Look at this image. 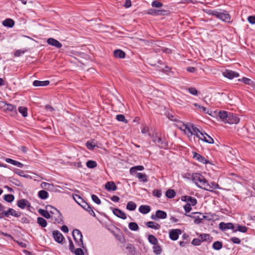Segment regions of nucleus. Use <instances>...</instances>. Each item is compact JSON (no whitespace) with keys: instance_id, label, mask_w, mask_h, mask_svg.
<instances>
[{"instance_id":"obj_1","label":"nucleus","mask_w":255,"mask_h":255,"mask_svg":"<svg viewBox=\"0 0 255 255\" xmlns=\"http://www.w3.org/2000/svg\"><path fill=\"white\" fill-rule=\"evenodd\" d=\"M193 181L200 188L203 189H209L207 181L201 174L193 173L192 176Z\"/></svg>"},{"instance_id":"obj_2","label":"nucleus","mask_w":255,"mask_h":255,"mask_svg":"<svg viewBox=\"0 0 255 255\" xmlns=\"http://www.w3.org/2000/svg\"><path fill=\"white\" fill-rule=\"evenodd\" d=\"M206 12L210 15L215 16L217 18L224 21L228 22L230 21V15L226 10H223V12H219L216 10H208Z\"/></svg>"},{"instance_id":"obj_3","label":"nucleus","mask_w":255,"mask_h":255,"mask_svg":"<svg viewBox=\"0 0 255 255\" xmlns=\"http://www.w3.org/2000/svg\"><path fill=\"white\" fill-rule=\"evenodd\" d=\"M176 126L179 129L184 130L185 132L187 130L189 133H190L192 130H193V133H196L197 131H198L197 128L193 124H184L183 122L178 121V120H176Z\"/></svg>"},{"instance_id":"obj_4","label":"nucleus","mask_w":255,"mask_h":255,"mask_svg":"<svg viewBox=\"0 0 255 255\" xmlns=\"http://www.w3.org/2000/svg\"><path fill=\"white\" fill-rule=\"evenodd\" d=\"M0 108L5 112L9 113L11 116H14L17 114L16 108L13 105L7 104L4 102L0 101Z\"/></svg>"},{"instance_id":"obj_5","label":"nucleus","mask_w":255,"mask_h":255,"mask_svg":"<svg viewBox=\"0 0 255 255\" xmlns=\"http://www.w3.org/2000/svg\"><path fill=\"white\" fill-rule=\"evenodd\" d=\"M72 235L77 245L84 249L81 232L79 230L75 229L72 232Z\"/></svg>"},{"instance_id":"obj_6","label":"nucleus","mask_w":255,"mask_h":255,"mask_svg":"<svg viewBox=\"0 0 255 255\" xmlns=\"http://www.w3.org/2000/svg\"><path fill=\"white\" fill-rule=\"evenodd\" d=\"M152 138V141L160 148H165L167 147L168 144L166 140L162 139L157 133L153 134Z\"/></svg>"},{"instance_id":"obj_7","label":"nucleus","mask_w":255,"mask_h":255,"mask_svg":"<svg viewBox=\"0 0 255 255\" xmlns=\"http://www.w3.org/2000/svg\"><path fill=\"white\" fill-rule=\"evenodd\" d=\"M240 122V118L236 114L232 113H229L227 120L226 123L229 124H237Z\"/></svg>"},{"instance_id":"obj_8","label":"nucleus","mask_w":255,"mask_h":255,"mask_svg":"<svg viewBox=\"0 0 255 255\" xmlns=\"http://www.w3.org/2000/svg\"><path fill=\"white\" fill-rule=\"evenodd\" d=\"M181 234V231L180 229H173L169 232V237L172 240L176 241Z\"/></svg>"},{"instance_id":"obj_9","label":"nucleus","mask_w":255,"mask_h":255,"mask_svg":"<svg viewBox=\"0 0 255 255\" xmlns=\"http://www.w3.org/2000/svg\"><path fill=\"white\" fill-rule=\"evenodd\" d=\"M219 228L222 231H225L228 229L234 230L235 228V226L232 223H225L224 222H221L219 224Z\"/></svg>"},{"instance_id":"obj_10","label":"nucleus","mask_w":255,"mask_h":255,"mask_svg":"<svg viewBox=\"0 0 255 255\" xmlns=\"http://www.w3.org/2000/svg\"><path fill=\"white\" fill-rule=\"evenodd\" d=\"M193 157L198 161L204 164H208L210 163L209 161L207 160L204 157L195 152H193Z\"/></svg>"},{"instance_id":"obj_11","label":"nucleus","mask_w":255,"mask_h":255,"mask_svg":"<svg viewBox=\"0 0 255 255\" xmlns=\"http://www.w3.org/2000/svg\"><path fill=\"white\" fill-rule=\"evenodd\" d=\"M223 75L229 79H232L234 77H238L239 76V73L233 71L226 70L223 73Z\"/></svg>"},{"instance_id":"obj_12","label":"nucleus","mask_w":255,"mask_h":255,"mask_svg":"<svg viewBox=\"0 0 255 255\" xmlns=\"http://www.w3.org/2000/svg\"><path fill=\"white\" fill-rule=\"evenodd\" d=\"M47 42L49 45L53 46L57 48H60L62 46L59 41L53 38H49L47 40Z\"/></svg>"},{"instance_id":"obj_13","label":"nucleus","mask_w":255,"mask_h":255,"mask_svg":"<svg viewBox=\"0 0 255 255\" xmlns=\"http://www.w3.org/2000/svg\"><path fill=\"white\" fill-rule=\"evenodd\" d=\"M81 206L85 210H86L87 211H88L91 215L94 217H96V215L94 212L93 211L92 207L89 204H88L87 203H86L84 201H82V204H81Z\"/></svg>"},{"instance_id":"obj_14","label":"nucleus","mask_w":255,"mask_h":255,"mask_svg":"<svg viewBox=\"0 0 255 255\" xmlns=\"http://www.w3.org/2000/svg\"><path fill=\"white\" fill-rule=\"evenodd\" d=\"M53 235L55 240L59 243H61L64 239L62 234L58 231H54L53 232Z\"/></svg>"},{"instance_id":"obj_15","label":"nucleus","mask_w":255,"mask_h":255,"mask_svg":"<svg viewBox=\"0 0 255 255\" xmlns=\"http://www.w3.org/2000/svg\"><path fill=\"white\" fill-rule=\"evenodd\" d=\"M45 208L46 209L49 211V213L52 217H53V215H60V211L53 206L51 205H47Z\"/></svg>"},{"instance_id":"obj_16","label":"nucleus","mask_w":255,"mask_h":255,"mask_svg":"<svg viewBox=\"0 0 255 255\" xmlns=\"http://www.w3.org/2000/svg\"><path fill=\"white\" fill-rule=\"evenodd\" d=\"M113 212L116 216H117L119 218H120L122 219H126L127 218L126 214L122 210L119 209L114 208L113 210Z\"/></svg>"},{"instance_id":"obj_17","label":"nucleus","mask_w":255,"mask_h":255,"mask_svg":"<svg viewBox=\"0 0 255 255\" xmlns=\"http://www.w3.org/2000/svg\"><path fill=\"white\" fill-rule=\"evenodd\" d=\"M199 238L201 242L207 241L209 243H211L213 240V238L208 234H200L199 235Z\"/></svg>"},{"instance_id":"obj_18","label":"nucleus","mask_w":255,"mask_h":255,"mask_svg":"<svg viewBox=\"0 0 255 255\" xmlns=\"http://www.w3.org/2000/svg\"><path fill=\"white\" fill-rule=\"evenodd\" d=\"M17 205L18 207L23 209H24L26 207V206H29L30 203L26 199H22L17 201Z\"/></svg>"},{"instance_id":"obj_19","label":"nucleus","mask_w":255,"mask_h":255,"mask_svg":"<svg viewBox=\"0 0 255 255\" xmlns=\"http://www.w3.org/2000/svg\"><path fill=\"white\" fill-rule=\"evenodd\" d=\"M197 130H198V131H197L196 133H193V130H192L190 133L192 135H196L197 137L199 138V139L203 140L202 138L205 137V135H206L207 134L204 131L200 130L198 128H197Z\"/></svg>"},{"instance_id":"obj_20","label":"nucleus","mask_w":255,"mask_h":255,"mask_svg":"<svg viewBox=\"0 0 255 255\" xmlns=\"http://www.w3.org/2000/svg\"><path fill=\"white\" fill-rule=\"evenodd\" d=\"M5 211L6 213H7V218H8L10 215L15 217H19L20 216V214L19 213L17 212L12 208H9L7 211Z\"/></svg>"},{"instance_id":"obj_21","label":"nucleus","mask_w":255,"mask_h":255,"mask_svg":"<svg viewBox=\"0 0 255 255\" xmlns=\"http://www.w3.org/2000/svg\"><path fill=\"white\" fill-rule=\"evenodd\" d=\"M145 224L147 227L155 230L159 229L160 228L159 224L152 221L146 222Z\"/></svg>"},{"instance_id":"obj_22","label":"nucleus","mask_w":255,"mask_h":255,"mask_svg":"<svg viewBox=\"0 0 255 255\" xmlns=\"http://www.w3.org/2000/svg\"><path fill=\"white\" fill-rule=\"evenodd\" d=\"M105 188L108 191H115L117 188L114 182H108L105 185Z\"/></svg>"},{"instance_id":"obj_23","label":"nucleus","mask_w":255,"mask_h":255,"mask_svg":"<svg viewBox=\"0 0 255 255\" xmlns=\"http://www.w3.org/2000/svg\"><path fill=\"white\" fill-rule=\"evenodd\" d=\"M229 113L226 111H220L218 113V117L225 123H226Z\"/></svg>"},{"instance_id":"obj_24","label":"nucleus","mask_w":255,"mask_h":255,"mask_svg":"<svg viewBox=\"0 0 255 255\" xmlns=\"http://www.w3.org/2000/svg\"><path fill=\"white\" fill-rule=\"evenodd\" d=\"M49 83H50V82L48 80L44 81L35 80L33 83V86H34L35 87L45 86L48 85L49 84Z\"/></svg>"},{"instance_id":"obj_25","label":"nucleus","mask_w":255,"mask_h":255,"mask_svg":"<svg viewBox=\"0 0 255 255\" xmlns=\"http://www.w3.org/2000/svg\"><path fill=\"white\" fill-rule=\"evenodd\" d=\"M114 55L116 58H124L125 57V53L120 49H117L114 51Z\"/></svg>"},{"instance_id":"obj_26","label":"nucleus","mask_w":255,"mask_h":255,"mask_svg":"<svg viewBox=\"0 0 255 255\" xmlns=\"http://www.w3.org/2000/svg\"><path fill=\"white\" fill-rule=\"evenodd\" d=\"M2 24L6 27H12L14 25V21L10 18H7L2 21Z\"/></svg>"},{"instance_id":"obj_27","label":"nucleus","mask_w":255,"mask_h":255,"mask_svg":"<svg viewBox=\"0 0 255 255\" xmlns=\"http://www.w3.org/2000/svg\"><path fill=\"white\" fill-rule=\"evenodd\" d=\"M5 161L7 163H9L12 165L17 166V167H20V168H22L23 166V164H22L21 163H20L17 161L10 159V158H7L5 159Z\"/></svg>"},{"instance_id":"obj_28","label":"nucleus","mask_w":255,"mask_h":255,"mask_svg":"<svg viewBox=\"0 0 255 255\" xmlns=\"http://www.w3.org/2000/svg\"><path fill=\"white\" fill-rule=\"evenodd\" d=\"M237 229L233 230V232H236L239 231L242 233H246L248 231V228L245 226H241L239 224L236 225Z\"/></svg>"},{"instance_id":"obj_29","label":"nucleus","mask_w":255,"mask_h":255,"mask_svg":"<svg viewBox=\"0 0 255 255\" xmlns=\"http://www.w3.org/2000/svg\"><path fill=\"white\" fill-rule=\"evenodd\" d=\"M165 12V10H155V9H149L148 11V13L152 15H163V12Z\"/></svg>"},{"instance_id":"obj_30","label":"nucleus","mask_w":255,"mask_h":255,"mask_svg":"<svg viewBox=\"0 0 255 255\" xmlns=\"http://www.w3.org/2000/svg\"><path fill=\"white\" fill-rule=\"evenodd\" d=\"M150 211V207L148 205H141L139 208V211L143 214H146Z\"/></svg>"},{"instance_id":"obj_31","label":"nucleus","mask_w":255,"mask_h":255,"mask_svg":"<svg viewBox=\"0 0 255 255\" xmlns=\"http://www.w3.org/2000/svg\"><path fill=\"white\" fill-rule=\"evenodd\" d=\"M38 213L46 219H50L51 217V215L49 213L47 210H44L40 209L38 210Z\"/></svg>"},{"instance_id":"obj_32","label":"nucleus","mask_w":255,"mask_h":255,"mask_svg":"<svg viewBox=\"0 0 255 255\" xmlns=\"http://www.w3.org/2000/svg\"><path fill=\"white\" fill-rule=\"evenodd\" d=\"M136 177L138 178L140 181L143 182H146L148 181L147 176L145 173H137L136 174Z\"/></svg>"},{"instance_id":"obj_33","label":"nucleus","mask_w":255,"mask_h":255,"mask_svg":"<svg viewBox=\"0 0 255 255\" xmlns=\"http://www.w3.org/2000/svg\"><path fill=\"white\" fill-rule=\"evenodd\" d=\"M37 222L41 227L43 228L46 227L47 225L46 221L42 217H38Z\"/></svg>"},{"instance_id":"obj_34","label":"nucleus","mask_w":255,"mask_h":255,"mask_svg":"<svg viewBox=\"0 0 255 255\" xmlns=\"http://www.w3.org/2000/svg\"><path fill=\"white\" fill-rule=\"evenodd\" d=\"M156 216L158 219H165L167 217V214L165 212L161 210H157L156 212Z\"/></svg>"},{"instance_id":"obj_35","label":"nucleus","mask_w":255,"mask_h":255,"mask_svg":"<svg viewBox=\"0 0 255 255\" xmlns=\"http://www.w3.org/2000/svg\"><path fill=\"white\" fill-rule=\"evenodd\" d=\"M136 204L132 201L128 202L127 205V209L129 211L134 210L136 209Z\"/></svg>"},{"instance_id":"obj_36","label":"nucleus","mask_w":255,"mask_h":255,"mask_svg":"<svg viewBox=\"0 0 255 255\" xmlns=\"http://www.w3.org/2000/svg\"><path fill=\"white\" fill-rule=\"evenodd\" d=\"M144 169V167L142 165H137L134 167H131L130 169V173L132 174L136 172L137 170H143Z\"/></svg>"},{"instance_id":"obj_37","label":"nucleus","mask_w":255,"mask_h":255,"mask_svg":"<svg viewBox=\"0 0 255 255\" xmlns=\"http://www.w3.org/2000/svg\"><path fill=\"white\" fill-rule=\"evenodd\" d=\"M38 196L42 199H46L48 197V193L45 190H41L38 192Z\"/></svg>"},{"instance_id":"obj_38","label":"nucleus","mask_w":255,"mask_h":255,"mask_svg":"<svg viewBox=\"0 0 255 255\" xmlns=\"http://www.w3.org/2000/svg\"><path fill=\"white\" fill-rule=\"evenodd\" d=\"M208 185L209 186L208 188L210 189H205V190L212 191L213 189L219 188L218 184L214 182H212L210 184L208 183Z\"/></svg>"},{"instance_id":"obj_39","label":"nucleus","mask_w":255,"mask_h":255,"mask_svg":"<svg viewBox=\"0 0 255 255\" xmlns=\"http://www.w3.org/2000/svg\"><path fill=\"white\" fill-rule=\"evenodd\" d=\"M176 193L173 189H168L166 192V196L168 198H173L175 197Z\"/></svg>"},{"instance_id":"obj_40","label":"nucleus","mask_w":255,"mask_h":255,"mask_svg":"<svg viewBox=\"0 0 255 255\" xmlns=\"http://www.w3.org/2000/svg\"><path fill=\"white\" fill-rule=\"evenodd\" d=\"M183 198H188L189 199L187 204H191V206H194L197 203V200L195 198L188 196H183Z\"/></svg>"},{"instance_id":"obj_41","label":"nucleus","mask_w":255,"mask_h":255,"mask_svg":"<svg viewBox=\"0 0 255 255\" xmlns=\"http://www.w3.org/2000/svg\"><path fill=\"white\" fill-rule=\"evenodd\" d=\"M148 240L149 242L153 245H156V244H157L158 241L153 235H149L148 237Z\"/></svg>"},{"instance_id":"obj_42","label":"nucleus","mask_w":255,"mask_h":255,"mask_svg":"<svg viewBox=\"0 0 255 255\" xmlns=\"http://www.w3.org/2000/svg\"><path fill=\"white\" fill-rule=\"evenodd\" d=\"M153 253L155 255H160L162 252V249L161 247L157 244L154 245L153 247Z\"/></svg>"},{"instance_id":"obj_43","label":"nucleus","mask_w":255,"mask_h":255,"mask_svg":"<svg viewBox=\"0 0 255 255\" xmlns=\"http://www.w3.org/2000/svg\"><path fill=\"white\" fill-rule=\"evenodd\" d=\"M213 248L216 250H220L223 247V244L220 241H216L213 244Z\"/></svg>"},{"instance_id":"obj_44","label":"nucleus","mask_w":255,"mask_h":255,"mask_svg":"<svg viewBox=\"0 0 255 255\" xmlns=\"http://www.w3.org/2000/svg\"><path fill=\"white\" fill-rule=\"evenodd\" d=\"M128 228L131 231H137L139 229L138 225L135 222H130L128 224Z\"/></svg>"},{"instance_id":"obj_45","label":"nucleus","mask_w":255,"mask_h":255,"mask_svg":"<svg viewBox=\"0 0 255 255\" xmlns=\"http://www.w3.org/2000/svg\"><path fill=\"white\" fill-rule=\"evenodd\" d=\"M18 110L23 117H26L27 116V109L26 107H19Z\"/></svg>"},{"instance_id":"obj_46","label":"nucleus","mask_w":255,"mask_h":255,"mask_svg":"<svg viewBox=\"0 0 255 255\" xmlns=\"http://www.w3.org/2000/svg\"><path fill=\"white\" fill-rule=\"evenodd\" d=\"M3 199L7 202L11 203L13 201L14 197L12 194H6L4 196Z\"/></svg>"},{"instance_id":"obj_47","label":"nucleus","mask_w":255,"mask_h":255,"mask_svg":"<svg viewBox=\"0 0 255 255\" xmlns=\"http://www.w3.org/2000/svg\"><path fill=\"white\" fill-rule=\"evenodd\" d=\"M86 165L89 168H94L97 166V164L95 161L88 160L86 163Z\"/></svg>"},{"instance_id":"obj_48","label":"nucleus","mask_w":255,"mask_h":255,"mask_svg":"<svg viewBox=\"0 0 255 255\" xmlns=\"http://www.w3.org/2000/svg\"><path fill=\"white\" fill-rule=\"evenodd\" d=\"M52 218H54L55 222L58 224H60L63 222L62 216L60 212L59 216L53 215Z\"/></svg>"},{"instance_id":"obj_49","label":"nucleus","mask_w":255,"mask_h":255,"mask_svg":"<svg viewBox=\"0 0 255 255\" xmlns=\"http://www.w3.org/2000/svg\"><path fill=\"white\" fill-rule=\"evenodd\" d=\"M239 81H242L245 84L249 85H253L254 84V82L250 79L246 77H244L242 79H239Z\"/></svg>"},{"instance_id":"obj_50","label":"nucleus","mask_w":255,"mask_h":255,"mask_svg":"<svg viewBox=\"0 0 255 255\" xmlns=\"http://www.w3.org/2000/svg\"><path fill=\"white\" fill-rule=\"evenodd\" d=\"M203 141L208 143H214V140L208 134L205 135V137H203Z\"/></svg>"},{"instance_id":"obj_51","label":"nucleus","mask_w":255,"mask_h":255,"mask_svg":"<svg viewBox=\"0 0 255 255\" xmlns=\"http://www.w3.org/2000/svg\"><path fill=\"white\" fill-rule=\"evenodd\" d=\"M116 119L120 122H123L126 124H127L128 122V120L126 119L124 115L120 114L117 115Z\"/></svg>"},{"instance_id":"obj_52","label":"nucleus","mask_w":255,"mask_h":255,"mask_svg":"<svg viewBox=\"0 0 255 255\" xmlns=\"http://www.w3.org/2000/svg\"><path fill=\"white\" fill-rule=\"evenodd\" d=\"M194 106L197 108L200 111H202L203 112L205 113L209 114V115H211L208 113V111L206 107H204L203 106H200L197 104H195Z\"/></svg>"},{"instance_id":"obj_53","label":"nucleus","mask_w":255,"mask_h":255,"mask_svg":"<svg viewBox=\"0 0 255 255\" xmlns=\"http://www.w3.org/2000/svg\"><path fill=\"white\" fill-rule=\"evenodd\" d=\"M73 198L79 205L81 206V204H82V201L84 200L78 195H75L74 196Z\"/></svg>"},{"instance_id":"obj_54","label":"nucleus","mask_w":255,"mask_h":255,"mask_svg":"<svg viewBox=\"0 0 255 255\" xmlns=\"http://www.w3.org/2000/svg\"><path fill=\"white\" fill-rule=\"evenodd\" d=\"M151 5L152 7H160L163 6V3H161V2L155 0L152 2Z\"/></svg>"},{"instance_id":"obj_55","label":"nucleus","mask_w":255,"mask_h":255,"mask_svg":"<svg viewBox=\"0 0 255 255\" xmlns=\"http://www.w3.org/2000/svg\"><path fill=\"white\" fill-rule=\"evenodd\" d=\"M73 253H74L75 255H84V252L81 248L75 249Z\"/></svg>"},{"instance_id":"obj_56","label":"nucleus","mask_w":255,"mask_h":255,"mask_svg":"<svg viewBox=\"0 0 255 255\" xmlns=\"http://www.w3.org/2000/svg\"><path fill=\"white\" fill-rule=\"evenodd\" d=\"M92 199L93 201L97 204H100L101 203L100 199L95 195H92Z\"/></svg>"},{"instance_id":"obj_57","label":"nucleus","mask_w":255,"mask_h":255,"mask_svg":"<svg viewBox=\"0 0 255 255\" xmlns=\"http://www.w3.org/2000/svg\"><path fill=\"white\" fill-rule=\"evenodd\" d=\"M200 239H194L192 240L191 244L194 246H199L201 244Z\"/></svg>"},{"instance_id":"obj_58","label":"nucleus","mask_w":255,"mask_h":255,"mask_svg":"<svg viewBox=\"0 0 255 255\" xmlns=\"http://www.w3.org/2000/svg\"><path fill=\"white\" fill-rule=\"evenodd\" d=\"M153 195L155 197L159 198L161 196V191L159 190H154L153 191Z\"/></svg>"},{"instance_id":"obj_59","label":"nucleus","mask_w":255,"mask_h":255,"mask_svg":"<svg viewBox=\"0 0 255 255\" xmlns=\"http://www.w3.org/2000/svg\"><path fill=\"white\" fill-rule=\"evenodd\" d=\"M230 240L234 244H239L241 243V240L237 237H232Z\"/></svg>"},{"instance_id":"obj_60","label":"nucleus","mask_w":255,"mask_h":255,"mask_svg":"<svg viewBox=\"0 0 255 255\" xmlns=\"http://www.w3.org/2000/svg\"><path fill=\"white\" fill-rule=\"evenodd\" d=\"M188 91L190 94L193 95H197L198 91L195 88H190L188 89Z\"/></svg>"},{"instance_id":"obj_61","label":"nucleus","mask_w":255,"mask_h":255,"mask_svg":"<svg viewBox=\"0 0 255 255\" xmlns=\"http://www.w3.org/2000/svg\"><path fill=\"white\" fill-rule=\"evenodd\" d=\"M184 209L186 213L189 212L192 209L191 204H186L184 206Z\"/></svg>"},{"instance_id":"obj_62","label":"nucleus","mask_w":255,"mask_h":255,"mask_svg":"<svg viewBox=\"0 0 255 255\" xmlns=\"http://www.w3.org/2000/svg\"><path fill=\"white\" fill-rule=\"evenodd\" d=\"M25 51L22 50H17L14 53V56L19 57L24 53Z\"/></svg>"},{"instance_id":"obj_63","label":"nucleus","mask_w":255,"mask_h":255,"mask_svg":"<svg viewBox=\"0 0 255 255\" xmlns=\"http://www.w3.org/2000/svg\"><path fill=\"white\" fill-rule=\"evenodd\" d=\"M69 250L73 253L75 251L74 244L71 239H69Z\"/></svg>"},{"instance_id":"obj_64","label":"nucleus","mask_w":255,"mask_h":255,"mask_svg":"<svg viewBox=\"0 0 255 255\" xmlns=\"http://www.w3.org/2000/svg\"><path fill=\"white\" fill-rule=\"evenodd\" d=\"M248 20L250 23L255 24V16H249Z\"/></svg>"}]
</instances>
